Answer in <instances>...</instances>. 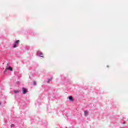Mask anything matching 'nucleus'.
I'll list each match as a JSON object with an SVG mask.
<instances>
[{"label": "nucleus", "mask_w": 128, "mask_h": 128, "mask_svg": "<svg viewBox=\"0 0 128 128\" xmlns=\"http://www.w3.org/2000/svg\"><path fill=\"white\" fill-rule=\"evenodd\" d=\"M69 100L70 102H74V98H72V96L69 97Z\"/></svg>", "instance_id": "nucleus-4"}, {"label": "nucleus", "mask_w": 128, "mask_h": 128, "mask_svg": "<svg viewBox=\"0 0 128 128\" xmlns=\"http://www.w3.org/2000/svg\"><path fill=\"white\" fill-rule=\"evenodd\" d=\"M40 58H44V54L42 53L40 54Z\"/></svg>", "instance_id": "nucleus-9"}, {"label": "nucleus", "mask_w": 128, "mask_h": 128, "mask_svg": "<svg viewBox=\"0 0 128 128\" xmlns=\"http://www.w3.org/2000/svg\"><path fill=\"white\" fill-rule=\"evenodd\" d=\"M13 48H18V45L16 44H14V46H13Z\"/></svg>", "instance_id": "nucleus-7"}, {"label": "nucleus", "mask_w": 128, "mask_h": 128, "mask_svg": "<svg viewBox=\"0 0 128 128\" xmlns=\"http://www.w3.org/2000/svg\"><path fill=\"white\" fill-rule=\"evenodd\" d=\"M11 126L12 128H14V124H12Z\"/></svg>", "instance_id": "nucleus-11"}, {"label": "nucleus", "mask_w": 128, "mask_h": 128, "mask_svg": "<svg viewBox=\"0 0 128 128\" xmlns=\"http://www.w3.org/2000/svg\"><path fill=\"white\" fill-rule=\"evenodd\" d=\"M108 68H109V66H108Z\"/></svg>", "instance_id": "nucleus-12"}, {"label": "nucleus", "mask_w": 128, "mask_h": 128, "mask_svg": "<svg viewBox=\"0 0 128 128\" xmlns=\"http://www.w3.org/2000/svg\"><path fill=\"white\" fill-rule=\"evenodd\" d=\"M14 94H20V90L14 91Z\"/></svg>", "instance_id": "nucleus-8"}, {"label": "nucleus", "mask_w": 128, "mask_h": 128, "mask_svg": "<svg viewBox=\"0 0 128 128\" xmlns=\"http://www.w3.org/2000/svg\"><path fill=\"white\" fill-rule=\"evenodd\" d=\"M84 114L85 116H88V111H85Z\"/></svg>", "instance_id": "nucleus-3"}, {"label": "nucleus", "mask_w": 128, "mask_h": 128, "mask_svg": "<svg viewBox=\"0 0 128 128\" xmlns=\"http://www.w3.org/2000/svg\"><path fill=\"white\" fill-rule=\"evenodd\" d=\"M34 86H36V81L34 82Z\"/></svg>", "instance_id": "nucleus-10"}, {"label": "nucleus", "mask_w": 128, "mask_h": 128, "mask_svg": "<svg viewBox=\"0 0 128 128\" xmlns=\"http://www.w3.org/2000/svg\"><path fill=\"white\" fill-rule=\"evenodd\" d=\"M20 40H18L16 42L15 44H20Z\"/></svg>", "instance_id": "nucleus-6"}, {"label": "nucleus", "mask_w": 128, "mask_h": 128, "mask_svg": "<svg viewBox=\"0 0 128 128\" xmlns=\"http://www.w3.org/2000/svg\"><path fill=\"white\" fill-rule=\"evenodd\" d=\"M8 70H10V72H12V70H13L12 68L8 67V68H6L5 70L4 71V74H6V72Z\"/></svg>", "instance_id": "nucleus-1"}, {"label": "nucleus", "mask_w": 128, "mask_h": 128, "mask_svg": "<svg viewBox=\"0 0 128 128\" xmlns=\"http://www.w3.org/2000/svg\"><path fill=\"white\" fill-rule=\"evenodd\" d=\"M52 78H50L48 79V84H50V82H52Z\"/></svg>", "instance_id": "nucleus-5"}, {"label": "nucleus", "mask_w": 128, "mask_h": 128, "mask_svg": "<svg viewBox=\"0 0 128 128\" xmlns=\"http://www.w3.org/2000/svg\"><path fill=\"white\" fill-rule=\"evenodd\" d=\"M22 90L24 94H26V93L28 92V89L24 88H22Z\"/></svg>", "instance_id": "nucleus-2"}, {"label": "nucleus", "mask_w": 128, "mask_h": 128, "mask_svg": "<svg viewBox=\"0 0 128 128\" xmlns=\"http://www.w3.org/2000/svg\"><path fill=\"white\" fill-rule=\"evenodd\" d=\"M2 104H0V106Z\"/></svg>", "instance_id": "nucleus-13"}]
</instances>
